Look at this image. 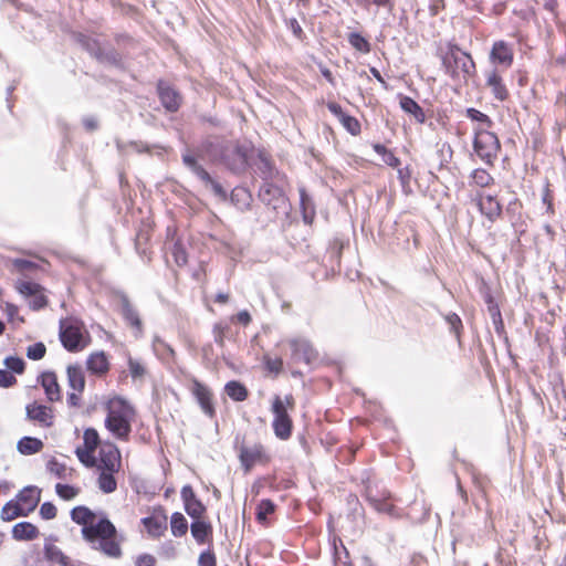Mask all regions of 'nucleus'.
<instances>
[{
    "label": "nucleus",
    "instance_id": "obj_1",
    "mask_svg": "<svg viewBox=\"0 0 566 566\" xmlns=\"http://www.w3.org/2000/svg\"><path fill=\"white\" fill-rule=\"evenodd\" d=\"M207 155L211 163H221L229 170L235 174L244 171L248 167L247 148L233 142H212L206 139L196 149L195 154L186 148L181 154L182 164L188 168L206 187L222 200L227 199V191L216 181L211 175L199 164L198 158Z\"/></svg>",
    "mask_w": 566,
    "mask_h": 566
},
{
    "label": "nucleus",
    "instance_id": "obj_2",
    "mask_svg": "<svg viewBox=\"0 0 566 566\" xmlns=\"http://www.w3.org/2000/svg\"><path fill=\"white\" fill-rule=\"evenodd\" d=\"M116 527L107 517L99 518L95 525L82 528L84 539L90 542L93 548L99 549L112 558L122 556L119 543L116 542Z\"/></svg>",
    "mask_w": 566,
    "mask_h": 566
},
{
    "label": "nucleus",
    "instance_id": "obj_3",
    "mask_svg": "<svg viewBox=\"0 0 566 566\" xmlns=\"http://www.w3.org/2000/svg\"><path fill=\"white\" fill-rule=\"evenodd\" d=\"M135 409L123 398L116 397L107 405L106 429L117 439L128 441Z\"/></svg>",
    "mask_w": 566,
    "mask_h": 566
},
{
    "label": "nucleus",
    "instance_id": "obj_4",
    "mask_svg": "<svg viewBox=\"0 0 566 566\" xmlns=\"http://www.w3.org/2000/svg\"><path fill=\"white\" fill-rule=\"evenodd\" d=\"M442 65L446 73L453 78L467 80L475 71V64L470 54L462 51L459 46L452 45L442 59Z\"/></svg>",
    "mask_w": 566,
    "mask_h": 566
},
{
    "label": "nucleus",
    "instance_id": "obj_5",
    "mask_svg": "<svg viewBox=\"0 0 566 566\" xmlns=\"http://www.w3.org/2000/svg\"><path fill=\"white\" fill-rule=\"evenodd\" d=\"M473 149L485 165L493 166L501 149V145L494 133L485 128H478L474 133Z\"/></svg>",
    "mask_w": 566,
    "mask_h": 566
},
{
    "label": "nucleus",
    "instance_id": "obj_6",
    "mask_svg": "<svg viewBox=\"0 0 566 566\" xmlns=\"http://www.w3.org/2000/svg\"><path fill=\"white\" fill-rule=\"evenodd\" d=\"M82 324L75 318H66L60 322V339L69 352L75 353L83 349Z\"/></svg>",
    "mask_w": 566,
    "mask_h": 566
},
{
    "label": "nucleus",
    "instance_id": "obj_7",
    "mask_svg": "<svg viewBox=\"0 0 566 566\" xmlns=\"http://www.w3.org/2000/svg\"><path fill=\"white\" fill-rule=\"evenodd\" d=\"M274 419L272 422L274 434L281 440H287L292 434V419L287 413L284 401L275 396L272 403Z\"/></svg>",
    "mask_w": 566,
    "mask_h": 566
},
{
    "label": "nucleus",
    "instance_id": "obj_8",
    "mask_svg": "<svg viewBox=\"0 0 566 566\" xmlns=\"http://www.w3.org/2000/svg\"><path fill=\"white\" fill-rule=\"evenodd\" d=\"M292 349V359L296 363H304L311 365L318 358L316 349L312 346L306 338H293L290 340Z\"/></svg>",
    "mask_w": 566,
    "mask_h": 566
},
{
    "label": "nucleus",
    "instance_id": "obj_9",
    "mask_svg": "<svg viewBox=\"0 0 566 566\" xmlns=\"http://www.w3.org/2000/svg\"><path fill=\"white\" fill-rule=\"evenodd\" d=\"M259 198L273 210H279L286 206V198L282 188L274 185L272 181L263 182L259 190Z\"/></svg>",
    "mask_w": 566,
    "mask_h": 566
},
{
    "label": "nucleus",
    "instance_id": "obj_10",
    "mask_svg": "<svg viewBox=\"0 0 566 566\" xmlns=\"http://www.w3.org/2000/svg\"><path fill=\"white\" fill-rule=\"evenodd\" d=\"M98 465L101 470L118 472L122 468V455L118 448L113 443H106L99 449Z\"/></svg>",
    "mask_w": 566,
    "mask_h": 566
},
{
    "label": "nucleus",
    "instance_id": "obj_11",
    "mask_svg": "<svg viewBox=\"0 0 566 566\" xmlns=\"http://www.w3.org/2000/svg\"><path fill=\"white\" fill-rule=\"evenodd\" d=\"M391 495L388 491H377L370 485L366 488L365 499L379 513L395 515V506L389 502Z\"/></svg>",
    "mask_w": 566,
    "mask_h": 566
},
{
    "label": "nucleus",
    "instance_id": "obj_12",
    "mask_svg": "<svg viewBox=\"0 0 566 566\" xmlns=\"http://www.w3.org/2000/svg\"><path fill=\"white\" fill-rule=\"evenodd\" d=\"M191 391L197 402L199 403L202 412L212 419L216 416V409L212 402V394L210 389L200 381L195 379L192 382Z\"/></svg>",
    "mask_w": 566,
    "mask_h": 566
},
{
    "label": "nucleus",
    "instance_id": "obj_13",
    "mask_svg": "<svg viewBox=\"0 0 566 566\" xmlns=\"http://www.w3.org/2000/svg\"><path fill=\"white\" fill-rule=\"evenodd\" d=\"M27 419L30 421L38 422L41 427L49 428L53 424V411L52 408L40 405L38 402L29 403L25 407Z\"/></svg>",
    "mask_w": 566,
    "mask_h": 566
},
{
    "label": "nucleus",
    "instance_id": "obj_14",
    "mask_svg": "<svg viewBox=\"0 0 566 566\" xmlns=\"http://www.w3.org/2000/svg\"><path fill=\"white\" fill-rule=\"evenodd\" d=\"M159 99L168 112H177L181 105L180 94L168 83L159 81L157 85Z\"/></svg>",
    "mask_w": 566,
    "mask_h": 566
},
{
    "label": "nucleus",
    "instance_id": "obj_15",
    "mask_svg": "<svg viewBox=\"0 0 566 566\" xmlns=\"http://www.w3.org/2000/svg\"><path fill=\"white\" fill-rule=\"evenodd\" d=\"M513 48L505 41H496L493 43L490 60L493 64L509 69L513 63Z\"/></svg>",
    "mask_w": 566,
    "mask_h": 566
},
{
    "label": "nucleus",
    "instance_id": "obj_16",
    "mask_svg": "<svg viewBox=\"0 0 566 566\" xmlns=\"http://www.w3.org/2000/svg\"><path fill=\"white\" fill-rule=\"evenodd\" d=\"M264 458L263 447L254 444L252 447L241 446L239 449V460L245 472H249L258 462Z\"/></svg>",
    "mask_w": 566,
    "mask_h": 566
},
{
    "label": "nucleus",
    "instance_id": "obj_17",
    "mask_svg": "<svg viewBox=\"0 0 566 566\" xmlns=\"http://www.w3.org/2000/svg\"><path fill=\"white\" fill-rule=\"evenodd\" d=\"M478 206L480 212L490 221H495L502 213V206L495 196L478 193Z\"/></svg>",
    "mask_w": 566,
    "mask_h": 566
},
{
    "label": "nucleus",
    "instance_id": "obj_18",
    "mask_svg": "<svg viewBox=\"0 0 566 566\" xmlns=\"http://www.w3.org/2000/svg\"><path fill=\"white\" fill-rule=\"evenodd\" d=\"M142 523L151 537L158 538L167 530V515L160 509L153 515L142 518Z\"/></svg>",
    "mask_w": 566,
    "mask_h": 566
},
{
    "label": "nucleus",
    "instance_id": "obj_19",
    "mask_svg": "<svg viewBox=\"0 0 566 566\" xmlns=\"http://www.w3.org/2000/svg\"><path fill=\"white\" fill-rule=\"evenodd\" d=\"M41 490L34 485L23 488L17 495V503H21L22 509L29 515L35 510L40 502Z\"/></svg>",
    "mask_w": 566,
    "mask_h": 566
},
{
    "label": "nucleus",
    "instance_id": "obj_20",
    "mask_svg": "<svg viewBox=\"0 0 566 566\" xmlns=\"http://www.w3.org/2000/svg\"><path fill=\"white\" fill-rule=\"evenodd\" d=\"M120 313H122L124 319L126 321V323L136 329L135 335L140 336L142 332H143L142 319L139 317L138 312L130 304V302L126 295H123L120 298Z\"/></svg>",
    "mask_w": 566,
    "mask_h": 566
},
{
    "label": "nucleus",
    "instance_id": "obj_21",
    "mask_svg": "<svg viewBox=\"0 0 566 566\" xmlns=\"http://www.w3.org/2000/svg\"><path fill=\"white\" fill-rule=\"evenodd\" d=\"M39 381L43 387L48 399L52 402L61 399V390L56 375L52 371H44L39 376Z\"/></svg>",
    "mask_w": 566,
    "mask_h": 566
},
{
    "label": "nucleus",
    "instance_id": "obj_22",
    "mask_svg": "<svg viewBox=\"0 0 566 566\" xmlns=\"http://www.w3.org/2000/svg\"><path fill=\"white\" fill-rule=\"evenodd\" d=\"M486 85L491 88L493 96L503 102L509 97V91L497 72L491 71L486 76Z\"/></svg>",
    "mask_w": 566,
    "mask_h": 566
},
{
    "label": "nucleus",
    "instance_id": "obj_23",
    "mask_svg": "<svg viewBox=\"0 0 566 566\" xmlns=\"http://www.w3.org/2000/svg\"><path fill=\"white\" fill-rule=\"evenodd\" d=\"M38 536V527L30 522H20L12 528V537L17 541H32Z\"/></svg>",
    "mask_w": 566,
    "mask_h": 566
},
{
    "label": "nucleus",
    "instance_id": "obj_24",
    "mask_svg": "<svg viewBox=\"0 0 566 566\" xmlns=\"http://www.w3.org/2000/svg\"><path fill=\"white\" fill-rule=\"evenodd\" d=\"M298 192H300V205H301L303 221L306 224H311L315 217V206H314L313 199L307 193L305 187H303V186L298 188Z\"/></svg>",
    "mask_w": 566,
    "mask_h": 566
},
{
    "label": "nucleus",
    "instance_id": "obj_25",
    "mask_svg": "<svg viewBox=\"0 0 566 566\" xmlns=\"http://www.w3.org/2000/svg\"><path fill=\"white\" fill-rule=\"evenodd\" d=\"M230 200L240 211H247L251 208L253 199L251 192L247 188L235 187L231 191Z\"/></svg>",
    "mask_w": 566,
    "mask_h": 566
},
{
    "label": "nucleus",
    "instance_id": "obj_26",
    "mask_svg": "<svg viewBox=\"0 0 566 566\" xmlns=\"http://www.w3.org/2000/svg\"><path fill=\"white\" fill-rule=\"evenodd\" d=\"M69 386L81 394L85 388V376L81 366L70 365L66 369Z\"/></svg>",
    "mask_w": 566,
    "mask_h": 566
},
{
    "label": "nucleus",
    "instance_id": "obj_27",
    "mask_svg": "<svg viewBox=\"0 0 566 566\" xmlns=\"http://www.w3.org/2000/svg\"><path fill=\"white\" fill-rule=\"evenodd\" d=\"M399 104L401 109L412 115L418 123L422 124L426 122V114L422 107L413 98L406 95H400Z\"/></svg>",
    "mask_w": 566,
    "mask_h": 566
},
{
    "label": "nucleus",
    "instance_id": "obj_28",
    "mask_svg": "<svg viewBox=\"0 0 566 566\" xmlns=\"http://www.w3.org/2000/svg\"><path fill=\"white\" fill-rule=\"evenodd\" d=\"M87 369L97 375L108 371L109 364L104 352L91 354L86 361Z\"/></svg>",
    "mask_w": 566,
    "mask_h": 566
},
{
    "label": "nucleus",
    "instance_id": "obj_29",
    "mask_svg": "<svg viewBox=\"0 0 566 566\" xmlns=\"http://www.w3.org/2000/svg\"><path fill=\"white\" fill-rule=\"evenodd\" d=\"M258 171L264 182L281 179V174L272 163L263 155L259 157Z\"/></svg>",
    "mask_w": 566,
    "mask_h": 566
},
{
    "label": "nucleus",
    "instance_id": "obj_30",
    "mask_svg": "<svg viewBox=\"0 0 566 566\" xmlns=\"http://www.w3.org/2000/svg\"><path fill=\"white\" fill-rule=\"evenodd\" d=\"M43 446L42 440L25 436L18 441L17 450L23 455H32L40 452Z\"/></svg>",
    "mask_w": 566,
    "mask_h": 566
},
{
    "label": "nucleus",
    "instance_id": "obj_31",
    "mask_svg": "<svg viewBox=\"0 0 566 566\" xmlns=\"http://www.w3.org/2000/svg\"><path fill=\"white\" fill-rule=\"evenodd\" d=\"M191 534L198 544H205L209 536L212 534V526L210 523L195 520L190 525Z\"/></svg>",
    "mask_w": 566,
    "mask_h": 566
},
{
    "label": "nucleus",
    "instance_id": "obj_32",
    "mask_svg": "<svg viewBox=\"0 0 566 566\" xmlns=\"http://www.w3.org/2000/svg\"><path fill=\"white\" fill-rule=\"evenodd\" d=\"M71 518L76 524L83 525V527L95 525V523H93L95 518L94 512H92L88 507L83 505L75 506L74 509H72Z\"/></svg>",
    "mask_w": 566,
    "mask_h": 566
},
{
    "label": "nucleus",
    "instance_id": "obj_33",
    "mask_svg": "<svg viewBox=\"0 0 566 566\" xmlns=\"http://www.w3.org/2000/svg\"><path fill=\"white\" fill-rule=\"evenodd\" d=\"M224 391L230 399L237 402L244 401L249 395L247 387L238 380L228 381L224 386Z\"/></svg>",
    "mask_w": 566,
    "mask_h": 566
},
{
    "label": "nucleus",
    "instance_id": "obj_34",
    "mask_svg": "<svg viewBox=\"0 0 566 566\" xmlns=\"http://www.w3.org/2000/svg\"><path fill=\"white\" fill-rule=\"evenodd\" d=\"M116 472H111L107 470H101V473L97 479V485L98 489L105 493L109 494L116 491L117 489V481L114 476Z\"/></svg>",
    "mask_w": 566,
    "mask_h": 566
},
{
    "label": "nucleus",
    "instance_id": "obj_35",
    "mask_svg": "<svg viewBox=\"0 0 566 566\" xmlns=\"http://www.w3.org/2000/svg\"><path fill=\"white\" fill-rule=\"evenodd\" d=\"M98 62L106 63L115 66H119L122 63L120 53L114 48H102L99 49L96 57Z\"/></svg>",
    "mask_w": 566,
    "mask_h": 566
},
{
    "label": "nucleus",
    "instance_id": "obj_36",
    "mask_svg": "<svg viewBox=\"0 0 566 566\" xmlns=\"http://www.w3.org/2000/svg\"><path fill=\"white\" fill-rule=\"evenodd\" d=\"M19 516H28V514L22 509L21 503L15 501H9L1 510V518L3 521H12Z\"/></svg>",
    "mask_w": 566,
    "mask_h": 566
},
{
    "label": "nucleus",
    "instance_id": "obj_37",
    "mask_svg": "<svg viewBox=\"0 0 566 566\" xmlns=\"http://www.w3.org/2000/svg\"><path fill=\"white\" fill-rule=\"evenodd\" d=\"M170 528L171 533L176 537H181L188 532V522L186 517L179 513L175 512L170 517Z\"/></svg>",
    "mask_w": 566,
    "mask_h": 566
},
{
    "label": "nucleus",
    "instance_id": "obj_38",
    "mask_svg": "<svg viewBox=\"0 0 566 566\" xmlns=\"http://www.w3.org/2000/svg\"><path fill=\"white\" fill-rule=\"evenodd\" d=\"M470 185H474L481 188L489 187L494 184V178L483 168H476L472 170L470 175Z\"/></svg>",
    "mask_w": 566,
    "mask_h": 566
},
{
    "label": "nucleus",
    "instance_id": "obj_39",
    "mask_svg": "<svg viewBox=\"0 0 566 566\" xmlns=\"http://www.w3.org/2000/svg\"><path fill=\"white\" fill-rule=\"evenodd\" d=\"M75 40L85 51H87L92 56L96 57L101 49V44L97 40L83 33L75 34Z\"/></svg>",
    "mask_w": 566,
    "mask_h": 566
},
{
    "label": "nucleus",
    "instance_id": "obj_40",
    "mask_svg": "<svg viewBox=\"0 0 566 566\" xmlns=\"http://www.w3.org/2000/svg\"><path fill=\"white\" fill-rule=\"evenodd\" d=\"M55 538L53 536H50L45 539L44 546H43V553L44 557L48 562L51 563H57L59 559L64 555V553L53 544Z\"/></svg>",
    "mask_w": 566,
    "mask_h": 566
},
{
    "label": "nucleus",
    "instance_id": "obj_41",
    "mask_svg": "<svg viewBox=\"0 0 566 566\" xmlns=\"http://www.w3.org/2000/svg\"><path fill=\"white\" fill-rule=\"evenodd\" d=\"M349 44L361 53L370 52L369 42L358 32H352L348 34Z\"/></svg>",
    "mask_w": 566,
    "mask_h": 566
},
{
    "label": "nucleus",
    "instance_id": "obj_42",
    "mask_svg": "<svg viewBox=\"0 0 566 566\" xmlns=\"http://www.w3.org/2000/svg\"><path fill=\"white\" fill-rule=\"evenodd\" d=\"M171 254L174 260L178 266H184L187 264L188 255L186 252V248L180 240H176L171 248Z\"/></svg>",
    "mask_w": 566,
    "mask_h": 566
},
{
    "label": "nucleus",
    "instance_id": "obj_43",
    "mask_svg": "<svg viewBox=\"0 0 566 566\" xmlns=\"http://www.w3.org/2000/svg\"><path fill=\"white\" fill-rule=\"evenodd\" d=\"M186 513L193 520L200 518L206 512V506L198 499L184 504Z\"/></svg>",
    "mask_w": 566,
    "mask_h": 566
},
{
    "label": "nucleus",
    "instance_id": "obj_44",
    "mask_svg": "<svg viewBox=\"0 0 566 566\" xmlns=\"http://www.w3.org/2000/svg\"><path fill=\"white\" fill-rule=\"evenodd\" d=\"M275 511V504L269 500H261L256 507V518L259 522L266 521L268 515L272 514Z\"/></svg>",
    "mask_w": 566,
    "mask_h": 566
},
{
    "label": "nucleus",
    "instance_id": "obj_45",
    "mask_svg": "<svg viewBox=\"0 0 566 566\" xmlns=\"http://www.w3.org/2000/svg\"><path fill=\"white\" fill-rule=\"evenodd\" d=\"M55 492L62 500L70 501L77 496L80 489L70 484L57 483L55 485Z\"/></svg>",
    "mask_w": 566,
    "mask_h": 566
},
{
    "label": "nucleus",
    "instance_id": "obj_46",
    "mask_svg": "<svg viewBox=\"0 0 566 566\" xmlns=\"http://www.w3.org/2000/svg\"><path fill=\"white\" fill-rule=\"evenodd\" d=\"M83 439H84V449H87L91 451L96 450V448L99 443V437H98V432L95 429L87 428L84 431Z\"/></svg>",
    "mask_w": 566,
    "mask_h": 566
},
{
    "label": "nucleus",
    "instance_id": "obj_47",
    "mask_svg": "<svg viewBox=\"0 0 566 566\" xmlns=\"http://www.w3.org/2000/svg\"><path fill=\"white\" fill-rule=\"evenodd\" d=\"M339 122L344 128L353 136H356L360 133V124L358 119L348 115L347 113L339 119Z\"/></svg>",
    "mask_w": 566,
    "mask_h": 566
},
{
    "label": "nucleus",
    "instance_id": "obj_48",
    "mask_svg": "<svg viewBox=\"0 0 566 566\" xmlns=\"http://www.w3.org/2000/svg\"><path fill=\"white\" fill-rule=\"evenodd\" d=\"M18 291L25 296H33L42 291V286L35 282L21 281L17 285Z\"/></svg>",
    "mask_w": 566,
    "mask_h": 566
},
{
    "label": "nucleus",
    "instance_id": "obj_49",
    "mask_svg": "<svg viewBox=\"0 0 566 566\" xmlns=\"http://www.w3.org/2000/svg\"><path fill=\"white\" fill-rule=\"evenodd\" d=\"M6 367L15 374H22L24 371L25 363L22 358L17 356H9L4 359Z\"/></svg>",
    "mask_w": 566,
    "mask_h": 566
},
{
    "label": "nucleus",
    "instance_id": "obj_50",
    "mask_svg": "<svg viewBox=\"0 0 566 566\" xmlns=\"http://www.w3.org/2000/svg\"><path fill=\"white\" fill-rule=\"evenodd\" d=\"M48 471L59 479H65L66 465L52 458L46 463Z\"/></svg>",
    "mask_w": 566,
    "mask_h": 566
},
{
    "label": "nucleus",
    "instance_id": "obj_51",
    "mask_svg": "<svg viewBox=\"0 0 566 566\" xmlns=\"http://www.w3.org/2000/svg\"><path fill=\"white\" fill-rule=\"evenodd\" d=\"M334 563L335 566H353L349 560V554L343 544L340 545V548L335 547Z\"/></svg>",
    "mask_w": 566,
    "mask_h": 566
},
{
    "label": "nucleus",
    "instance_id": "obj_52",
    "mask_svg": "<svg viewBox=\"0 0 566 566\" xmlns=\"http://www.w3.org/2000/svg\"><path fill=\"white\" fill-rule=\"evenodd\" d=\"M46 347L43 343L39 342L28 347L27 357L32 360H39L44 357Z\"/></svg>",
    "mask_w": 566,
    "mask_h": 566
},
{
    "label": "nucleus",
    "instance_id": "obj_53",
    "mask_svg": "<svg viewBox=\"0 0 566 566\" xmlns=\"http://www.w3.org/2000/svg\"><path fill=\"white\" fill-rule=\"evenodd\" d=\"M446 322L450 326V331L455 334L457 338H460V332L463 327L460 316L455 313H448L444 316Z\"/></svg>",
    "mask_w": 566,
    "mask_h": 566
},
{
    "label": "nucleus",
    "instance_id": "obj_54",
    "mask_svg": "<svg viewBox=\"0 0 566 566\" xmlns=\"http://www.w3.org/2000/svg\"><path fill=\"white\" fill-rule=\"evenodd\" d=\"M94 451L77 448L75 450V454L78 458V460L87 468H92L96 464V459L93 455Z\"/></svg>",
    "mask_w": 566,
    "mask_h": 566
},
{
    "label": "nucleus",
    "instance_id": "obj_55",
    "mask_svg": "<svg viewBox=\"0 0 566 566\" xmlns=\"http://www.w3.org/2000/svg\"><path fill=\"white\" fill-rule=\"evenodd\" d=\"M467 117L470 118L471 120L479 122V123L485 125L486 127L492 126L491 118L486 114H484L475 108H472V107L468 108Z\"/></svg>",
    "mask_w": 566,
    "mask_h": 566
},
{
    "label": "nucleus",
    "instance_id": "obj_56",
    "mask_svg": "<svg viewBox=\"0 0 566 566\" xmlns=\"http://www.w3.org/2000/svg\"><path fill=\"white\" fill-rule=\"evenodd\" d=\"M128 369H129L130 376L134 379L142 378L146 373V368L144 367V365L130 356L128 357Z\"/></svg>",
    "mask_w": 566,
    "mask_h": 566
},
{
    "label": "nucleus",
    "instance_id": "obj_57",
    "mask_svg": "<svg viewBox=\"0 0 566 566\" xmlns=\"http://www.w3.org/2000/svg\"><path fill=\"white\" fill-rule=\"evenodd\" d=\"M198 565L199 566H217V558H216V554L213 553V551L210 548L203 551L199 555Z\"/></svg>",
    "mask_w": 566,
    "mask_h": 566
},
{
    "label": "nucleus",
    "instance_id": "obj_58",
    "mask_svg": "<svg viewBox=\"0 0 566 566\" xmlns=\"http://www.w3.org/2000/svg\"><path fill=\"white\" fill-rule=\"evenodd\" d=\"M32 298L29 302L30 308L33 311H39L44 308L48 305V298L41 292H38L35 295L31 296Z\"/></svg>",
    "mask_w": 566,
    "mask_h": 566
},
{
    "label": "nucleus",
    "instance_id": "obj_59",
    "mask_svg": "<svg viewBox=\"0 0 566 566\" xmlns=\"http://www.w3.org/2000/svg\"><path fill=\"white\" fill-rule=\"evenodd\" d=\"M57 510L51 502H44L40 507V516L43 520H53L56 516Z\"/></svg>",
    "mask_w": 566,
    "mask_h": 566
},
{
    "label": "nucleus",
    "instance_id": "obj_60",
    "mask_svg": "<svg viewBox=\"0 0 566 566\" xmlns=\"http://www.w3.org/2000/svg\"><path fill=\"white\" fill-rule=\"evenodd\" d=\"M12 264L19 272L22 273L33 271L36 268L34 262L27 259H14Z\"/></svg>",
    "mask_w": 566,
    "mask_h": 566
},
{
    "label": "nucleus",
    "instance_id": "obj_61",
    "mask_svg": "<svg viewBox=\"0 0 566 566\" xmlns=\"http://www.w3.org/2000/svg\"><path fill=\"white\" fill-rule=\"evenodd\" d=\"M486 302L489 304V312L492 316L494 324L499 323L500 326H502V317L497 304L493 301L491 295H488Z\"/></svg>",
    "mask_w": 566,
    "mask_h": 566
},
{
    "label": "nucleus",
    "instance_id": "obj_62",
    "mask_svg": "<svg viewBox=\"0 0 566 566\" xmlns=\"http://www.w3.org/2000/svg\"><path fill=\"white\" fill-rule=\"evenodd\" d=\"M17 382L15 377L8 369H0V387L9 388Z\"/></svg>",
    "mask_w": 566,
    "mask_h": 566
},
{
    "label": "nucleus",
    "instance_id": "obj_63",
    "mask_svg": "<svg viewBox=\"0 0 566 566\" xmlns=\"http://www.w3.org/2000/svg\"><path fill=\"white\" fill-rule=\"evenodd\" d=\"M149 239L148 232L140 230L137 233L136 241H135V248L139 255L145 256L146 255V249L142 247V243L147 241Z\"/></svg>",
    "mask_w": 566,
    "mask_h": 566
},
{
    "label": "nucleus",
    "instance_id": "obj_64",
    "mask_svg": "<svg viewBox=\"0 0 566 566\" xmlns=\"http://www.w3.org/2000/svg\"><path fill=\"white\" fill-rule=\"evenodd\" d=\"M398 179L400 180V184L402 186V189L405 191H407V187H409V182H410V179H411V170L410 168L407 166V167H403V168H399L398 169Z\"/></svg>",
    "mask_w": 566,
    "mask_h": 566
}]
</instances>
